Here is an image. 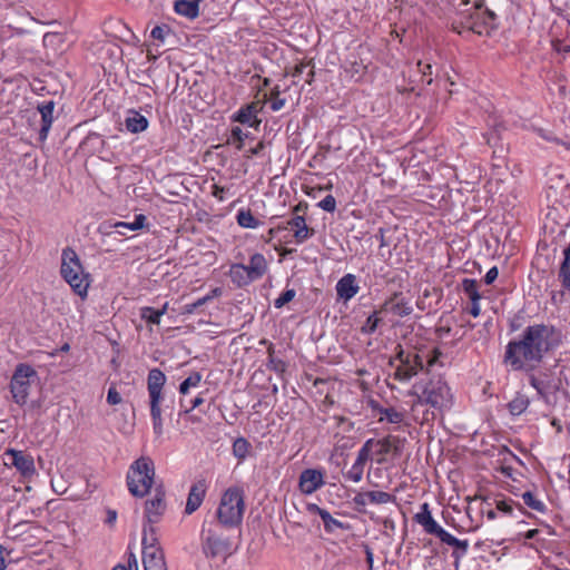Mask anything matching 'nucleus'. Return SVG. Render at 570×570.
I'll return each instance as SVG.
<instances>
[{
	"instance_id": "1",
	"label": "nucleus",
	"mask_w": 570,
	"mask_h": 570,
	"mask_svg": "<svg viewBox=\"0 0 570 570\" xmlns=\"http://www.w3.org/2000/svg\"><path fill=\"white\" fill-rule=\"evenodd\" d=\"M560 343V333L553 325L533 324L524 328L518 340L505 347L504 364L513 371H533L544 355Z\"/></svg>"
},
{
	"instance_id": "2",
	"label": "nucleus",
	"mask_w": 570,
	"mask_h": 570,
	"mask_svg": "<svg viewBox=\"0 0 570 570\" xmlns=\"http://www.w3.org/2000/svg\"><path fill=\"white\" fill-rule=\"evenodd\" d=\"M412 395L416 396L411 405L413 419L416 422L423 423L430 420L429 411L423 413V416L419 419L415 413L419 407L423 405H430L438 412H443L452 405V394L448 383L441 377H432L428 382H420L413 386L411 391Z\"/></svg>"
},
{
	"instance_id": "3",
	"label": "nucleus",
	"mask_w": 570,
	"mask_h": 570,
	"mask_svg": "<svg viewBox=\"0 0 570 570\" xmlns=\"http://www.w3.org/2000/svg\"><path fill=\"white\" fill-rule=\"evenodd\" d=\"M60 274L77 295L81 298L87 296L91 283L90 274L85 271L78 254L70 247L61 253Z\"/></svg>"
},
{
	"instance_id": "4",
	"label": "nucleus",
	"mask_w": 570,
	"mask_h": 570,
	"mask_svg": "<svg viewBox=\"0 0 570 570\" xmlns=\"http://www.w3.org/2000/svg\"><path fill=\"white\" fill-rule=\"evenodd\" d=\"M155 476L154 464L146 458L136 460L127 473V485L134 497L142 498L149 493Z\"/></svg>"
},
{
	"instance_id": "5",
	"label": "nucleus",
	"mask_w": 570,
	"mask_h": 570,
	"mask_svg": "<svg viewBox=\"0 0 570 570\" xmlns=\"http://www.w3.org/2000/svg\"><path fill=\"white\" fill-rule=\"evenodd\" d=\"M244 510V492L233 487L222 495L216 515L224 525L234 527L242 522Z\"/></svg>"
},
{
	"instance_id": "6",
	"label": "nucleus",
	"mask_w": 570,
	"mask_h": 570,
	"mask_svg": "<svg viewBox=\"0 0 570 570\" xmlns=\"http://www.w3.org/2000/svg\"><path fill=\"white\" fill-rule=\"evenodd\" d=\"M38 381V374L33 367L28 364H19L10 381V392L13 402L23 406L29 397L32 386Z\"/></svg>"
},
{
	"instance_id": "7",
	"label": "nucleus",
	"mask_w": 570,
	"mask_h": 570,
	"mask_svg": "<svg viewBox=\"0 0 570 570\" xmlns=\"http://www.w3.org/2000/svg\"><path fill=\"white\" fill-rule=\"evenodd\" d=\"M395 360L399 365L394 372V379L400 382H407L424 368V356L414 351H404L402 345L395 347Z\"/></svg>"
},
{
	"instance_id": "8",
	"label": "nucleus",
	"mask_w": 570,
	"mask_h": 570,
	"mask_svg": "<svg viewBox=\"0 0 570 570\" xmlns=\"http://www.w3.org/2000/svg\"><path fill=\"white\" fill-rule=\"evenodd\" d=\"M4 458L9 461L8 464L14 466L23 478H30L36 473L35 460L31 454L21 450L7 449Z\"/></svg>"
},
{
	"instance_id": "9",
	"label": "nucleus",
	"mask_w": 570,
	"mask_h": 570,
	"mask_svg": "<svg viewBox=\"0 0 570 570\" xmlns=\"http://www.w3.org/2000/svg\"><path fill=\"white\" fill-rule=\"evenodd\" d=\"M166 510L165 492L161 488H157L155 497L145 503V518L149 525L159 522Z\"/></svg>"
},
{
	"instance_id": "10",
	"label": "nucleus",
	"mask_w": 570,
	"mask_h": 570,
	"mask_svg": "<svg viewBox=\"0 0 570 570\" xmlns=\"http://www.w3.org/2000/svg\"><path fill=\"white\" fill-rule=\"evenodd\" d=\"M324 484V472L322 470L306 469L299 475L298 488L304 494H313Z\"/></svg>"
},
{
	"instance_id": "11",
	"label": "nucleus",
	"mask_w": 570,
	"mask_h": 570,
	"mask_svg": "<svg viewBox=\"0 0 570 570\" xmlns=\"http://www.w3.org/2000/svg\"><path fill=\"white\" fill-rule=\"evenodd\" d=\"M413 312V307L409 301L404 298L402 293H394L381 306L380 313H391L399 317H404Z\"/></svg>"
},
{
	"instance_id": "12",
	"label": "nucleus",
	"mask_w": 570,
	"mask_h": 570,
	"mask_svg": "<svg viewBox=\"0 0 570 570\" xmlns=\"http://www.w3.org/2000/svg\"><path fill=\"white\" fill-rule=\"evenodd\" d=\"M142 564L145 570H168L164 551L159 546H151L147 550H142Z\"/></svg>"
},
{
	"instance_id": "13",
	"label": "nucleus",
	"mask_w": 570,
	"mask_h": 570,
	"mask_svg": "<svg viewBox=\"0 0 570 570\" xmlns=\"http://www.w3.org/2000/svg\"><path fill=\"white\" fill-rule=\"evenodd\" d=\"M414 520L423 527L429 534H434L439 539L444 533V529L433 519L428 503L421 505V511L415 514Z\"/></svg>"
},
{
	"instance_id": "14",
	"label": "nucleus",
	"mask_w": 570,
	"mask_h": 570,
	"mask_svg": "<svg viewBox=\"0 0 570 570\" xmlns=\"http://www.w3.org/2000/svg\"><path fill=\"white\" fill-rule=\"evenodd\" d=\"M307 511L311 513V514H317L320 515V518L322 519L323 521V524H324V529L326 532L328 533H333L335 532L336 530H347L348 529V525L347 524H344L343 522H341L340 520L333 518L331 515V513L323 509V508H320L317 504L315 503H309L307 504Z\"/></svg>"
},
{
	"instance_id": "15",
	"label": "nucleus",
	"mask_w": 570,
	"mask_h": 570,
	"mask_svg": "<svg viewBox=\"0 0 570 570\" xmlns=\"http://www.w3.org/2000/svg\"><path fill=\"white\" fill-rule=\"evenodd\" d=\"M40 116H41V127L39 129V140L46 141L48 134L50 131V128L53 122V110H55V102L52 100L43 101L38 105L37 107Z\"/></svg>"
},
{
	"instance_id": "16",
	"label": "nucleus",
	"mask_w": 570,
	"mask_h": 570,
	"mask_svg": "<svg viewBox=\"0 0 570 570\" xmlns=\"http://www.w3.org/2000/svg\"><path fill=\"white\" fill-rule=\"evenodd\" d=\"M360 286L356 283V277L353 274L344 275L336 283V294L338 299L348 302L358 293Z\"/></svg>"
},
{
	"instance_id": "17",
	"label": "nucleus",
	"mask_w": 570,
	"mask_h": 570,
	"mask_svg": "<svg viewBox=\"0 0 570 570\" xmlns=\"http://www.w3.org/2000/svg\"><path fill=\"white\" fill-rule=\"evenodd\" d=\"M287 226L294 230V237L297 244H302L314 235V229L306 225L305 217L295 215L287 222Z\"/></svg>"
},
{
	"instance_id": "18",
	"label": "nucleus",
	"mask_w": 570,
	"mask_h": 570,
	"mask_svg": "<svg viewBox=\"0 0 570 570\" xmlns=\"http://www.w3.org/2000/svg\"><path fill=\"white\" fill-rule=\"evenodd\" d=\"M206 492V483L205 481H198L195 483L188 494L185 513L191 514L194 513L202 504Z\"/></svg>"
},
{
	"instance_id": "19",
	"label": "nucleus",
	"mask_w": 570,
	"mask_h": 570,
	"mask_svg": "<svg viewBox=\"0 0 570 570\" xmlns=\"http://www.w3.org/2000/svg\"><path fill=\"white\" fill-rule=\"evenodd\" d=\"M440 540L443 543L458 549L452 552V557L454 558V564L458 567L460 559L466 553V551L469 549L468 540H460V539L455 538L454 535H452L451 533H449L448 531H444V533L442 534Z\"/></svg>"
},
{
	"instance_id": "20",
	"label": "nucleus",
	"mask_w": 570,
	"mask_h": 570,
	"mask_svg": "<svg viewBox=\"0 0 570 570\" xmlns=\"http://www.w3.org/2000/svg\"><path fill=\"white\" fill-rule=\"evenodd\" d=\"M125 125L128 131L138 134L147 129L148 120L140 112L136 110H128Z\"/></svg>"
},
{
	"instance_id": "21",
	"label": "nucleus",
	"mask_w": 570,
	"mask_h": 570,
	"mask_svg": "<svg viewBox=\"0 0 570 570\" xmlns=\"http://www.w3.org/2000/svg\"><path fill=\"white\" fill-rule=\"evenodd\" d=\"M245 268L249 274V278L253 281L261 278L267 269V263L264 255L259 253L254 254L249 259V264L247 266L245 265Z\"/></svg>"
},
{
	"instance_id": "22",
	"label": "nucleus",
	"mask_w": 570,
	"mask_h": 570,
	"mask_svg": "<svg viewBox=\"0 0 570 570\" xmlns=\"http://www.w3.org/2000/svg\"><path fill=\"white\" fill-rule=\"evenodd\" d=\"M147 217L142 214H138L135 216L134 222H116L110 224L109 227H112L120 235H126L125 230L137 232L146 227Z\"/></svg>"
},
{
	"instance_id": "23",
	"label": "nucleus",
	"mask_w": 570,
	"mask_h": 570,
	"mask_svg": "<svg viewBox=\"0 0 570 570\" xmlns=\"http://www.w3.org/2000/svg\"><path fill=\"white\" fill-rule=\"evenodd\" d=\"M202 551L203 553L209 558L214 556V529L213 522H208L207 520L204 522L202 530Z\"/></svg>"
},
{
	"instance_id": "24",
	"label": "nucleus",
	"mask_w": 570,
	"mask_h": 570,
	"mask_svg": "<svg viewBox=\"0 0 570 570\" xmlns=\"http://www.w3.org/2000/svg\"><path fill=\"white\" fill-rule=\"evenodd\" d=\"M199 0H177L175 2V11L186 18L193 19L198 16Z\"/></svg>"
},
{
	"instance_id": "25",
	"label": "nucleus",
	"mask_w": 570,
	"mask_h": 570,
	"mask_svg": "<svg viewBox=\"0 0 570 570\" xmlns=\"http://www.w3.org/2000/svg\"><path fill=\"white\" fill-rule=\"evenodd\" d=\"M494 504L498 512L508 517H514L515 510L523 512L522 505L510 498L494 499Z\"/></svg>"
},
{
	"instance_id": "26",
	"label": "nucleus",
	"mask_w": 570,
	"mask_h": 570,
	"mask_svg": "<svg viewBox=\"0 0 570 570\" xmlns=\"http://www.w3.org/2000/svg\"><path fill=\"white\" fill-rule=\"evenodd\" d=\"M229 275L238 286L246 285L253 279L249 278V274L247 273V269L245 268V265L242 264H235L230 267Z\"/></svg>"
},
{
	"instance_id": "27",
	"label": "nucleus",
	"mask_w": 570,
	"mask_h": 570,
	"mask_svg": "<svg viewBox=\"0 0 570 570\" xmlns=\"http://www.w3.org/2000/svg\"><path fill=\"white\" fill-rule=\"evenodd\" d=\"M529 397L524 394H517L508 404V409L512 415L522 414L529 406Z\"/></svg>"
},
{
	"instance_id": "28",
	"label": "nucleus",
	"mask_w": 570,
	"mask_h": 570,
	"mask_svg": "<svg viewBox=\"0 0 570 570\" xmlns=\"http://www.w3.org/2000/svg\"><path fill=\"white\" fill-rule=\"evenodd\" d=\"M165 382L166 376L159 368H153L149 371L147 379L148 391L163 390Z\"/></svg>"
},
{
	"instance_id": "29",
	"label": "nucleus",
	"mask_w": 570,
	"mask_h": 570,
	"mask_svg": "<svg viewBox=\"0 0 570 570\" xmlns=\"http://www.w3.org/2000/svg\"><path fill=\"white\" fill-rule=\"evenodd\" d=\"M166 309L167 303L164 305L161 309H155L153 307L146 306L140 309V316L148 323L159 324L161 316L166 313Z\"/></svg>"
},
{
	"instance_id": "30",
	"label": "nucleus",
	"mask_w": 570,
	"mask_h": 570,
	"mask_svg": "<svg viewBox=\"0 0 570 570\" xmlns=\"http://www.w3.org/2000/svg\"><path fill=\"white\" fill-rule=\"evenodd\" d=\"M237 223L243 228H256L259 226V220L254 217L249 209H242L236 216Z\"/></svg>"
},
{
	"instance_id": "31",
	"label": "nucleus",
	"mask_w": 570,
	"mask_h": 570,
	"mask_svg": "<svg viewBox=\"0 0 570 570\" xmlns=\"http://www.w3.org/2000/svg\"><path fill=\"white\" fill-rule=\"evenodd\" d=\"M462 289L471 301H480L479 284L475 279L464 278L462 281Z\"/></svg>"
},
{
	"instance_id": "32",
	"label": "nucleus",
	"mask_w": 570,
	"mask_h": 570,
	"mask_svg": "<svg viewBox=\"0 0 570 570\" xmlns=\"http://www.w3.org/2000/svg\"><path fill=\"white\" fill-rule=\"evenodd\" d=\"M250 449V443L245 438H237L233 443V454L238 460H244Z\"/></svg>"
},
{
	"instance_id": "33",
	"label": "nucleus",
	"mask_w": 570,
	"mask_h": 570,
	"mask_svg": "<svg viewBox=\"0 0 570 570\" xmlns=\"http://www.w3.org/2000/svg\"><path fill=\"white\" fill-rule=\"evenodd\" d=\"M371 504H386L395 501V497L384 491H367Z\"/></svg>"
},
{
	"instance_id": "34",
	"label": "nucleus",
	"mask_w": 570,
	"mask_h": 570,
	"mask_svg": "<svg viewBox=\"0 0 570 570\" xmlns=\"http://www.w3.org/2000/svg\"><path fill=\"white\" fill-rule=\"evenodd\" d=\"M380 421L386 420L389 423L399 424L403 422L404 414L396 411L394 407H385L380 410Z\"/></svg>"
},
{
	"instance_id": "35",
	"label": "nucleus",
	"mask_w": 570,
	"mask_h": 570,
	"mask_svg": "<svg viewBox=\"0 0 570 570\" xmlns=\"http://www.w3.org/2000/svg\"><path fill=\"white\" fill-rule=\"evenodd\" d=\"M150 405V415L153 420V429L156 435L163 434V419H161V409L160 405L149 404Z\"/></svg>"
},
{
	"instance_id": "36",
	"label": "nucleus",
	"mask_w": 570,
	"mask_h": 570,
	"mask_svg": "<svg viewBox=\"0 0 570 570\" xmlns=\"http://www.w3.org/2000/svg\"><path fill=\"white\" fill-rule=\"evenodd\" d=\"M234 120L240 124L248 125L250 127L257 126L261 121L258 119L253 118V114H250V108H242L234 115Z\"/></svg>"
},
{
	"instance_id": "37",
	"label": "nucleus",
	"mask_w": 570,
	"mask_h": 570,
	"mask_svg": "<svg viewBox=\"0 0 570 570\" xmlns=\"http://www.w3.org/2000/svg\"><path fill=\"white\" fill-rule=\"evenodd\" d=\"M379 313L380 311H375L366 318L365 324L361 328V332L363 334L371 335L377 330L380 323L382 322V318L379 316Z\"/></svg>"
},
{
	"instance_id": "38",
	"label": "nucleus",
	"mask_w": 570,
	"mask_h": 570,
	"mask_svg": "<svg viewBox=\"0 0 570 570\" xmlns=\"http://www.w3.org/2000/svg\"><path fill=\"white\" fill-rule=\"evenodd\" d=\"M522 499L524 504L534 511L543 512L546 510V504L530 491L524 492Z\"/></svg>"
},
{
	"instance_id": "39",
	"label": "nucleus",
	"mask_w": 570,
	"mask_h": 570,
	"mask_svg": "<svg viewBox=\"0 0 570 570\" xmlns=\"http://www.w3.org/2000/svg\"><path fill=\"white\" fill-rule=\"evenodd\" d=\"M142 550H147L148 547L158 546V539L156 537L155 528L153 525H144V535L141 540Z\"/></svg>"
},
{
	"instance_id": "40",
	"label": "nucleus",
	"mask_w": 570,
	"mask_h": 570,
	"mask_svg": "<svg viewBox=\"0 0 570 570\" xmlns=\"http://www.w3.org/2000/svg\"><path fill=\"white\" fill-rule=\"evenodd\" d=\"M202 380L199 373H193L186 380H184L179 386V392L181 395L186 396L190 387H196Z\"/></svg>"
},
{
	"instance_id": "41",
	"label": "nucleus",
	"mask_w": 570,
	"mask_h": 570,
	"mask_svg": "<svg viewBox=\"0 0 570 570\" xmlns=\"http://www.w3.org/2000/svg\"><path fill=\"white\" fill-rule=\"evenodd\" d=\"M269 360H268V368L282 374L286 371V363L282 361L281 358H277L273 355V348L272 346L268 348Z\"/></svg>"
},
{
	"instance_id": "42",
	"label": "nucleus",
	"mask_w": 570,
	"mask_h": 570,
	"mask_svg": "<svg viewBox=\"0 0 570 570\" xmlns=\"http://www.w3.org/2000/svg\"><path fill=\"white\" fill-rule=\"evenodd\" d=\"M530 385L535 389V391L538 392V394L540 395V397L547 400L548 399V384L535 377L534 375H531L530 376Z\"/></svg>"
},
{
	"instance_id": "43",
	"label": "nucleus",
	"mask_w": 570,
	"mask_h": 570,
	"mask_svg": "<svg viewBox=\"0 0 570 570\" xmlns=\"http://www.w3.org/2000/svg\"><path fill=\"white\" fill-rule=\"evenodd\" d=\"M204 403V399L200 396V395H197L195 397H191V403L190 404H187V395L184 396L181 395V399H180V409L185 412V413H188L189 411L198 407L200 404Z\"/></svg>"
},
{
	"instance_id": "44",
	"label": "nucleus",
	"mask_w": 570,
	"mask_h": 570,
	"mask_svg": "<svg viewBox=\"0 0 570 570\" xmlns=\"http://www.w3.org/2000/svg\"><path fill=\"white\" fill-rule=\"evenodd\" d=\"M364 469L362 466L353 464L345 473L344 478L352 482H360L363 478Z\"/></svg>"
},
{
	"instance_id": "45",
	"label": "nucleus",
	"mask_w": 570,
	"mask_h": 570,
	"mask_svg": "<svg viewBox=\"0 0 570 570\" xmlns=\"http://www.w3.org/2000/svg\"><path fill=\"white\" fill-rule=\"evenodd\" d=\"M296 293L293 288L291 289H286L285 292H283L278 298L275 299L274 302V305L276 308H281L283 307L285 304L289 303L291 301H293V298L295 297Z\"/></svg>"
},
{
	"instance_id": "46",
	"label": "nucleus",
	"mask_w": 570,
	"mask_h": 570,
	"mask_svg": "<svg viewBox=\"0 0 570 570\" xmlns=\"http://www.w3.org/2000/svg\"><path fill=\"white\" fill-rule=\"evenodd\" d=\"M272 100H271V109L273 111H279L286 104L285 98H279V91L277 88L273 89L272 91Z\"/></svg>"
},
{
	"instance_id": "47",
	"label": "nucleus",
	"mask_w": 570,
	"mask_h": 570,
	"mask_svg": "<svg viewBox=\"0 0 570 570\" xmlns=\"http://www.w3.org/2000/svg\"><path fill=\"white\" fill-rule=\"evenodd\" d=\"M317 206L325 212L333 213L336 209V200L332 195H327Z\"/></svg>"
},
{
	"instance_id": "48",
	"label": "nucleus",
	"mask_w": 570,
	"mask_h": 570,
	"mask_svg": "<svg viewBox=\"0 0 570 570\" xmlns=\"http://www.w3.org/2000/svg\"><path fill=\"white\" fill-rule=\"evenodd\" d=\"M170 32L167 26H156L153 28L150 36L151 38L159 40L160 42L165 41L166 36Z\"/></svg>"
},
{
	"instance_id": "49",
	"label": "nucleus",
	"mask_w": 570,
	"mask_h": 570,
	"mask_svg": "<svg viewBox=\"0 0 570 570\" xmlns=\"http://www.w3.org/2000/svg\"><path fill=\"white\" fill-rule=\"evenodd\" d=\"M112 570H138L136 556L134 553H130L128 557L127 564H118Z\"/></svg>"
},
{
	"instance_id": "50",
	"label": "nucleus",
	"mask_w": 570,
	"mask_h": 570,
	"mask_svg": "<svg viewBox=\"0 0 570 570\" xmlns=\"http://www.w3.org/2000/svg\"><path fill=\"white\" fill-rule=\"evenodd\" d=\"M366 495H367V492H358L353 498V503L357 507L358 511H363L364 507L370 503L368 498Z\"/></svg>"
},
{
	"instance_id": "51",
	"label": "nucleus",
	"mask_w": 570,
	"mask_h": 570,
	"mask_svg": "<svg viewBox=\"0 0 570 570\" xmlns=\"http://www.w3.org/2000/svg\"><path fill=\"white\" fill-rule=\"evenodd\" d=\"M244 132L243 130L239 128V127H234L232 129V132H230V138L227 139V142L228 144H232V139L234 141L237 142V148L240 149L242 148V141H243V137H244Z\"/></svg>"
},
{
	"instance_id": "52",
	"label": "nucleus",
	"mask_w": 570,
	"mask_h": 570,
	"mask_svg": "<svg viewBox=\"0 0 570 570\" xmlns=\"http://www.w3.org/2000/svg\"><path fill=\"white\" fill-rule=\"evenodd\" d=\"M371 454L368 453V450L360 449L357 452L356 460L353 464L362 466L364 469L366 462L370 460Z\"/></svg>"
},
{
	"instance_id": "53",
	"label": "nucleus",
	"mask_w": 570,
	"mask_h": 570,
	"mask_svg": "<svg viewBox=\"0 0 570 570\" xmlns=\"http://www.w3.org/2000/svg\"><path fill=\"white\" fill-rule=\"evenodd\" d=\"M371 454L368 453V450L360 449L357 452L356 460L353 464L362 466L364 469L366 462L370 460Z\"/></svg>"
},
{
	"instance_id": "54",
	"label": "nucleus",
	"mask_w": 570,
	"mask_h": 570,
	"mask_svg": "<svg viewBox=\"0 0 570 570\" xmlns=\"http://www.w3.org/2000/svg\"><path fill=\"white\" fill-rule=\"evenodd\" d=\"M107 402L110 405H116V404H119L121 402V396H120V394L117 392V390L115 387H110L108 390Z\"/></svg>"
},
{
	"instance_id": "55",
	"label": "nucleus",
	"mask_w": 570,
	"mask_h": 570,
	"mask_svg": "<svg viewBox=\"0 0 570 570\" xmlns=\"http://www.w3.org/2000/svg\"><path fill=\"white\" fill-rule=\"evenodd\" d=\"M161 391L163 390L148 391V393H149V404H156V405H160L161 404V402L164 400Z\"/></svg>"
},
{
	"instance_id": "56",
	"label": "nucleus",
	"mask_w": 570,
	"mask_h": 570,
	"mask_svg": "<svg viewBox=\"0 0 570 570\" xmlns=\"http://www.w3.org/2000/svg\"><path fill=\"white\" fill-rule=\"evenodd\" d=\"M498 275H499V272L495 266L490 268L484 276L485 284H488V285L492 284L497 279Z\"/></svg>"
},
{
	"instance_id": "57",
	"label": "nucleus",
	"mask_w": 570,
	"mask_h": 570,
	"mask_svg": "<svg viewBox=\"0 0 570 570\" xmlns=\"http://www.w3.org/2000/svg\"><path fill=\"white\" fill-rule=\"evenodd\" d=\"M363 548L366 556V562L368 566L367 570H373V550L368 544H363Z\"/></svg>"
},
{
	"instance_id": "58",
	"label": "nucleus",
	"mask_w": 570,
	"mask_h": 570,
	"mask_svg": "<svg viewBox=\"0 0 570 570\" xmlns=\"http://www.w3.org/2000/svg\"><path fill=\"white\" fill-rule=\"evenodd\" d=\"M480 301H471L472 306L470 308V313L472 316L478 317L480 315L481 308H480Z\"/></svg>"
},
{
	"instance_id": "59",
	"label": "nucleus",
	"mask_w": 570,
	"mask_h": 570,
	"mask_svg": "<svg viewBox=\"0 0 570 570\" xmlns=\"http://www.w3.org/2000/svg\"><path fill=\"white\" fill-rule=\"evenodd\" d=\"M481 512L487 515L488 520H494L497 518V509H485L484 507H482Z\"/></svg>"
},
{
	"instance_id": "60",
	"label": "nucleus",
	"mask_w": 570,
	"mask_h": 570,
	"mask_svg": "<svg viewBox=\"0 0 570 570\" xmlns=\"http://www.w3.org/2000/svg\"><path fill=\"white\" fill-rule=\"evenodd\" d=\"M263 149H264V142L259 141L255 147L250 148L248 150V153L250 156H256V155H259Z\"/></svg>"
},
{
	"instance_id": "61",
	"label": "nucleus",
	"mask_w": 570,
	"mask_h": 570,
	"mask_svg": "<svg viewBox=\"0 0 570 570\" xmlns=\"http://www.w3.org/2000/svg\"><path fill=\"white\" fill-rule=\"evenodd\" d=\"M245 108H250V114H253V118L257 119V112L259 111L261 107L258 102H253L250 105H247Z\"/></svg>"
},
{
	"instance_id": "62",
	"label": "nucleus",
	"mask_w": 570,
	"mask_h": 570,
	"mask_svg": "<svg viewBox=\"0 0 570 570\" xmlns=\"http://www.w3.org/2000/svg\"><path fill=\"white\" fill-rule=\"evenodd\" d=\"M305 68H307V65H306V63H299V65H297V66L295 67L294 71H293L292 76H293L294 78H296V77L301 76V75L303 73V71H304V69H305Z\"/></svg>"
},
{
	"instance_id": "63",
	"label": "nucleus",
	"mask_w": 570,
	"mask_h": 570,
	"mask_svg": "<svg viewBox=\"0 0 570 570\" xmlns=\"http://www.w3.org/2000/svg\"><path fill=\"white\" fill-rule=\"evenodd\" d=\"M307 209L306 203H298L294 208L293 212L295 215H298L301 212H305Z\"/></svg>"
},
{
	"instance_id": "64",
	"label": "nucleus",
	"mask_w": 570,
	"mask_h": 570,
	"mask_svg": "<svg viewBox=\"0 0 570 570\" xmlns=\"http://www.w3.org/2000/svg\"><path fill=\"white\" fill-rule=\"evenodd\" d=\"M563 256H564L563 261H566V263L570 264V242H569V245L563 250Z\"/></svg>"
}]
</instances>
